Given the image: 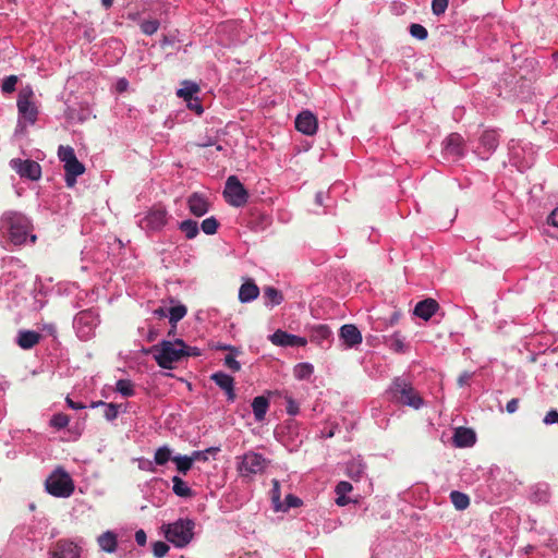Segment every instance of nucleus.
Returning <instances> with one entry per match:
<instances>
[{
  "mask_svg": "<svg viewBox=\"0 0 558 558\" xmlns=\"http://www.w3.org/2000/svg\"><path fill=\"white\" fill-rule=\"evenodd\" d=\"M32 229L29 219L22 213L8 210L0 218V233L14 245L23 244Z\"/></svg>",
  "mask_w": 558,
  "mask_h": 558,
  "instance_id": "1",
  "label": "nucleus"
},
{
  "mask_svg": "<svg viewBox=\"0 0 558 558\" xmlns=\"http://www.w3.org/2000/svg\"><path fill=\"white\" fill-rule=\"evenodd\" d=\"M195 523L191 519H179L173 523L163 525L165 536L175 547H185L194 536Z\"/></svg>",
  "mask_w": 558,
  "mask_h": 558,
  "instance_id": "2",
  "label": "nucleus"
},
{
  "mask_svg": "<svg viewBox=\"0 0 558 558\" xmlns=\"http://www.w3.org/2000/svg\"><path fill=\"white\" fill-rule=\"evenodd\" d=\"M154 357L157 364L165 369H172L173 364L183 359V348L174 341L163 340L153 347Z\"/></svg>",
  "mask_w": 558,
  "mask_h": 558,
  "instance_id": "3",
  "label": "nucleus"
},
{
  "mask_svg": "<svg viewBox=\"0 0 558 558\" xmlns=\"http://www.w3.org/2000/svg\"><path fill=\"white\" fill-rule=\"evenodd\" d=\"M45 486L46 490L54 497L66 498L74 492L72 478L69 473L61 468H58L48 476Z\"/></svg>",
  "mask_w": 558,
  "mask_h": 558,
  "instance_id": "4",
  "label": "nucleus"
},
{
  "mask_svg": "<svg viewBox=\"0 0 558 558\" xmlns=\"http://www.w3.org/2000/svg\"><path fill=\"white\" fill-rule=\"evenodd\" d=\"M391 392L393 398L403 405L418 409L423 404L421 396L405 379L396 378L391 386Z\"/></svg>",
  "mask_w": 558,
  "mask_h": 558,
  "instance_id": "5",
  "label": "nucleus"
},
{
  "mask_svg": "<svg viewBox=\"0 0 558 558\" xmlns=\"http://www.w3.org/2000/svg\"><path fill=\"white\" fill-rule=\"evenodd\" d=\"M223 196L227 203L234 207L244 206L248 199L247 191L235 175H230L227 179Z\"/></svg>",
  "mask_w": 558,
  "mask_h": 558,
  "instance_id": "6",
  "label": "nucleus"
},
{
  "mask_svg": "<svg viewBox=\"0 0 558 558\" xmlns=\"http://www.w3.org/2000/svg\"><path fill=\"white\" fill-rule=\"evenodd\" d=\"M33 98L34 92L32 87L26 86L20 90L16 101L19 113L29 123H35L38 114V109L35 106Z\"/></svg>",
  "mask_w": 558,
  "mask_h": 558,
  "instance_id": "7",
  "label": "nucleus"
},
{
  "mask_svg": "<svg viewBox=\"0 0 558 558\" xmlns=\"http://www.w3.org/2000/svg\"><path fill=\"white\" fill-rule=\"evenodd\" d=\"M268 464V461L259 453L248 451L242 457L239 464V471L242 476L262 473Z\"/></svg>",
  "mask_w": 558,
  "mask_h": 558,
  "instance_id": "8",
  "label": "nucleus"
},
{
  "mask_svg": "<svg viewBox=\"0 0 558 558\" xmlns=\"http://www.w3.org/2000/svg\"><path fill=\"white\" fill-rule=\"evenodd\" d=\"M10 166L21 178L37 181L41 177V167L35 160L14 158Z\"/></svg>",
  "mask_w": 558,
  "mask_h": 558,
  "instance_id": "9",
  "label": "nucleus"
},
{
  "mask_svg": "<svg viewBox=\"0 0 558 558\" xmlns=\"http://www.w3.org/2000/svg\"><path fill=\"white\" fill-rule=\"evenodd\" d=\"M168 221V213L162 207L151 208L141 220V227L145 230L159 231Z\"/></svg>",
  "mask_w": 558,
  "mask_h": 558,
  "instance_id": "10",
  "label": "nucleus"
},
{
  "mask_svg": "<svg viewBox=\"0 0 558 558\" xmlns=\"http://www.w3.org/2000/svg\"><path fill=\"white\" fill-rule=\"evenodd\" d=\"M465 144L459 133H451L444 142V154L458 160L464 156Z\"/></svg>",
  "mask_w": 558,
  "mask_h": 558,
  "instance_id": "11",
  "label": "nucleus"
},
{
  "mask_svg": "<svg viewBox=\"0 0 558 558\" xmlns=\"http://www.w3.org/2000/svg\"><path fill=\"white\" fill-rule=\"evenodd\" d=\"M269 340L272 344L278 347H304L307 343L305 338L288 333L280 329L270 335Z\"/></svg>",
  "mask_w": 558,
  "mask_h": 558,
  "instance_id": "12",
  "label": "nucleus"
},
{
  "mask_svg": "<svg viewBox=\"0 0 558 558\" xmlns=\"http://www.w3.org/2000/svg\"><path fill=\"white\" fill-rule=\"evenodd\" d=\"M51 558H80L78 547L70 541H58L50 551Z\"/></svg>",
  "mask_w": 558,
  "mask_h": 558,
  "instance_id": "13",
  "label": "nucleus"
},
{
  "mask_svg": "<svg viewBox=\"0 0 558 558\" xmlns=\"http://www.w3.org/2000/svg\"><path fill=\"white\" fill-rule=\"evenodd\" d=\"M317 119L311 111H302L295 119V129L305 134L314 135L317 131Z\"/></svg>",
  "mask_w": 558,
  "mask_h": 558,
  "instance_id": "14",
  "label": "nucleus"
},
{
  "mask_svg": "<svg viewBox=\"0 0 558 558\" xmlns=\"http://www.w3.org/2000/svg\"><path fill=\"white\" fill-rule=\"evenodd\" d=\"M339 337L349 348H353L362 342V333L353 324L343 325L340 328Z\"/></svg>",
  "mask_w": 558,
  "mask_h": 558,
  "instance_id": "15",
  "label": "nucleus"
},
{
  "mask_svg": "<svg viewBox=\"0 0 558 558\" xmlns=\"http://www.w3.org/2000/svg\"><path fill=\"white\" fill-rule=\"evenodd\" d=\"M187 207L192 215L202 217L209 210V203L205 196L199 193H193L187 198Z\"/></svg>",
  "mask_w": 558,
  "mask_h": 558,
  "instance_id": "16",
  "label": "nucleus"
},
{
  "mask_svg": "<svg viewBox=\"0 0 558 558\" xmlns=\"http://www.w3.org/2000/svg\"><path fill=\"white\" fill-rule=\"evenodd\" d=\"M211 380L215 381V384L220 387L222 390L226 391L228 400L233 401L235 399V392H234V379L232 376L223 373V372H217L214 373L210 376Z\"/></svg>",
  "mask_w": 558,
  "mask_h": 558,
  "instance_id": "17",
  "label": "nucleus"
},
{
  "mask_svg": "<svg viewBox=\"0 0 558 558\" xmlns=\"http://www.w3.org/2000/svg\"><path fill=\"white\" fill-rule=\"evenodd\" d=\"M438 308L439 304L434 299H426L415 305L414 314L424 320H428Z\"/></svg>",
  "mask_w": 558,
  "mask_h": 558,
  "instance_id": "18",
  "label": "nucleus"
},
{
  "mask_svg": "<svg viewBox=\"0 0 558 558\" xmlns=\"http://www.w3.org/2000/svg\"><path fill=\"white\" fill-rule=\"evenodd\" d=\"M65 183L68 187H73L76 183V178L85 172V166L78 159L64 165Z\"/></svg>",
  "mask_w": 558,
  "mask_h": 558,
  "instance_id": "19",
  "label": "nucleus"
},
{
  "mask_svg": "<svg viewBox=\"0 0 558 558\" xmlns=\"http://www.w3.org/2000/svg\"><path fill=\"white\" fill-rule=\"evenodd\" d=\"M476 441L475 433L466 427H459L453 435V442L459 448L470 447Z\"/></svg>",
  "mask_w": 558,
  "mask_h": 558,
  "instance_id": "20",
  "label": "nucleus"
},
{
  "mask_svg": "<svg viewBox=\"0 0 558 558\" xmlns=\"http://www.w3.org/2000/svg\"><path fill=\"white\" fill-rule=\"evenodd\" d=\"M41 335L34 330H21L16 343L23 350H29L39 343Z\"/></svg>",
  "mask_w": 558,
  "mask_h": 558,
  "instance_id": "21",
  "label": "nucleus"
},
{
  "mask_svg": "<svg viewBox=\"0 0 558 558\" xmlns=\"http://www.w3.org/2000/svg\"><path fill=\"white\" fill-rule=\"evenodd\" d=\"M269 408V400L265 396H258L253 399L252 409L256 422L265 420Z\"/></svg>",
  "mask_w": 558,
  "mask_h": 558,
  "instance_id": "22",
  "label": "nucleus"
},
{
  "mask_svg": "<svg viewBox=\"0 0 558 558\" xmlns=\"http://www.w3.org/2000/svg\"><path fill=\"white\" fill-rule=\"evenodd\" d=\"M259 294L258 287L253 281H246L240 287L239 300L242 303L255 300Z\"/></svg>",
  "mask_w": 558,
  "mask_h": 558,
  "instance_id": "23",
  "label": "nucleus"
},
{
  "mask_svg": "<svg viewBox=\"0 0 558 558\" xmlns=\"http://www.w3.org/2000/svg\"><path fill=\"white\" fill-rule=\"evenodd\" d=\"M480 142L486 153H492L499 144L498 134L494 130H487L482 134Z\"/></svg>",
  "mask_w": 558,
  "mask_h": 558,
  "instance_id": "24",
  "label": "nucleus"
},
{
  "mask_svg": "<svg viewBox=\"0 0 558 558\" xmlns=\"http://www.w3.org/2000/svg\"><path fill=\"white\" fill-rule=\"evenodd\" d=\"M98 545L107 553H113L117 548V536L114 533L108 531L98 537Z\"/></svg>",
  "mask_w": 558,
  "mask_h": 558,
  "instance_id": "25",
  "label": "nucleus"
},
{
  "mask_svg": "<svg viewBox=\"0 0 558 558\" xmlns=\"http://www.w3.org/2000/svg\"><path fill=\"white\" fill-rule=\"evenodd\" d=\"M331 330L326 325H317L311 329V341L320 344L324 340L329 339Z\"/></svg>",
  "mask_w": 558,
  "mask_h": 558,
  "instance_id": "26",
  "label": "nucleus"
},
{
  "mask_svg": "<svg viewBox=\"0 0 558 558\" xmlns=\"http://www.w3.org/2000/svg\"><path fill=\"white\" fill-rule=\"evenodd\" d=\"M365 472V464L361 460H352L348 463L347 474L353 481H360Z\"/></svg>",
  "mask_w": 558,
  "mask_h": 558,
  "instance_id": "27",
  "label": "nucleus"
},
{
  "mask_svg": "<svg viewBox=\"0 0 558 558\" xmlns=\"http://www.w3.org/2000/svg\"><path fill=\"white\" fill-rule=\"evenodd\" d=\"M172 490L179 497L190 498L193 496V490L186 485V483L179 476L172 477Z\"/></svg>",
  "mask_w": 558,
  "mask_h": 558,
  "instance_id": "28",
  "label": "nucleus"
},
{
  "mask_svg": "<svg viewBox=\"0 0 558 558\" xmlns=\"http://www.w3.org/2000/svg\"><path fill=\"white\" fill-rule=\"evenodd\" d=\"M92 408L104 407V416L107 421H114L118 417L119 407L116 403H106L104 401H94L90 404Z\"/></svg>",
  "mask_w": 558,
  "mask_h": 558,
  "instance_id": "29",
  "label": "nucleus"
},
{
  "mask_svg": "<svg viewBox=\"0 0 558 558\" xmlns=\"http://www.w3.org/2000/svg\"><path fill=\"white\" fill-rule=\"evenodd\" d=\"M183 87L178 89L177 95L180 98H183L185 101L194 98V95H196L199 92V86L196 83L192 82H184Z\"/></svg>",
  "mask_w": 558,
  "mask_h": 558,
  "instance_id": "30",
  "label": "nucleus"
},
{
  "mask_svg": "<svg viewBox=\"0 0 558 558\" xmlns=\"http://www.w3.org/2000/svg\"><path fill=\"white\" fill-rule=\"evenodd\" d=\"M352 490V485L349 482L341 481L336 486V494L337 497V505L339 506H345L349 500L345 498V494L350 493Z\"/></svg>",
  "mask_w": 558,
  "mask_h": 558,
  "instance_id": "31",
  "label": "nucleus"
},
{
  "mask_svg": "<svg viewBox=\"0 0 558 558\" xmlns=\"http://www.w3.org/2000/svg\"><path fill=\"white\" fill-rule=\"evenodd\" d=\"M179 229L185 234V236L191 240L194 239L198 232V223L195 220H184L179 225Z\"/></svg>",
  "mask_w": 558,
  "mask_h": 558,
  "instance_id": "32",
  "label": "nucleus"
},
{
  "mask_svg": "<svg viewBox=\"0 0 558 558\" xmlns=\"http://www.w3.org/2000/svg\"><path fill=\"white\" fill-rule=\"evenodd\" d=\"M172 461L175 463L178 472L182 475H186L193 466L190 456H175L172 458Z\"/></svg>",
  "mask_w": 558,
  "mask_h": 558,
  "instance_id": "33",
  "label": "nucleus"
},
{
  "mask_svg": "<svg viewBox=\"0 0 558 558\" xmlns=\"http://www.w3.org/2000/svg\"><path fill=\"white\" fill-rule=\"evenodd\" d=\"M450 499L458 510H464L470 505L469 496L458 490L451 492Z\"/></svg>",
  "mask_w": 558,
  "mask_h": 558,
  "instance_id": "34",
  "label": "nucleus"
},
{
  "mask_svg": "<svg viewBox=\"0 0 558 558\" xmlns=\"http://www.w3.org/2000/svg\"><path fill=\"white\" fill-rule=\"evenodd\" d=\"M172 451L169 447L163 446L156 450L154 461L157 465H165L170 460L172 461Z\"/></svg>",
  "mask_w": 558,
  "mask_h": 558,
  "instance_id": "35",
  "label": "nucleus"
},
{
  "mask_svg": "<svg viewBox=\"0 0 558 558\" xmlns=\"http://www.w3.org/2000/svg\"><path fill=\"white\" fill-rule=\"evenodd\" d=\"M187 313V310L184 305H177L169 308V322L177 328L178 322H180Z\"/></svg>",
  "mask_w": 558,
  "mask_h": 558,
  "instance_id": "36",
  "label": "nucleus"
},
{
  "mask_svg": "<svg viewBox=\"0 0 558 558\" xmlns=\"http://www.w3.org/2000/svg\"><path fill=\"white\" fill-rule=\"evenodd\" d=\"M116 390L123 397H132L135 393L134 384L130 379H119L116 384Z\"/></svg>",
  "mask_w": 558,
  "mask_h": 558,
  "instance_id": "37",
  "label": "nucleus"
},
{
  "mask_svg": "<svg viewBox=\"0 0 558 558\" xmlns=\"http://www.w3.org/2000/svg\"><path fill=\"white\" fill-rule=\"evenodd\" d=\"M264 298L272 305H279L283 300L282 293L274 287H266L264 289Z\"/></svg>",
  "mask_w": 558,
  "mask_h": 558,
  "instance_id": "38",
  "label": "nucleus"
},
{
  "mask_svg": "<svg viewBox=\"0 0 558 558\" xmlns=\"http://www.w3.org/2000/svg\"><path fill=\"white\" fill-rule=\"evenodd\" d=\"M313 372L314 367L310 363H300L294 367V376L300 380L310 378Z\"/></svg>",
  "mask_w": 558,
  "mask_h": 558,
  "instance_id": "39",
  "label": "nucleus"
},
{
  "mask_svg": "<svg viewBox=\"0 0 558 558\" xmlns=\"http://www.w3.org/2000/svg\"><path fill=\"white\" fill-rule=\"evenodd\" d=\"M58 157L64 165L76 160L75 151L71 146H60L58 149Z\"/></svg>",
  "mask_w": 558,
  "mask_h": 558,
  "instance_id": "40",
  "label": "nucleus"
},
{
  "mask_svg": "<svg viewBox=\"0 0 558 558\" xmlns=\"http://www.w3.org/2000/svg\"><path fill=\"white\" fill-rule=\"evenodd\" d=\"M271 501L274 504L275 510L279 511L282 509V505L280 501L281 493H280V484L278 480H272V488L270 490Z\"/></svg>",
  "mask_w": 558,
  "mask_h": 558,
  "instance_id": "41",
  "label": "nucleus"
},
{
  "mask_svg": "<svg viewBox=\"0 0 558 558\" xmlns=\"http://www.w3.org/2000/svg\"><path fill=\"white\" fill-rule=\"evenodd\" d=\"M219 222L215 217L206 218L202 221L201 228L204 233L211 235L218 230Z\"/></svg>",
  "mask_w": 558,
  "mask_h": 558,
  "instance_id": "42",
  "label": "nucleus"
},
{
  "mask_svg": "<svg viewBox=\"0 0 558 558\" xmlns=\"http://www.w3.org/2000/svg\"><path fill=\"white\" fill-rule=\"evenodd\" d=\"M19 82V77L16 75L7 76L1 85V92L3 94H12L15 90V86Z\"/></svg>",
  "mask_w": 558,
  "mask_h": 558,
  "instance_id": "43",
  "label": "nucleus"
},
{
  "mask_svg": "<svg viewBox=\"0 0 558 558\" xmlns=\"http://www.w3.org/2000/svg\"><path fill=\"white\" fill-rule=\"evenodd\" d=\"M217 451H219V448L210 447V448H207L206 450H203V451H193L190 457H191L193 463L195 461H207L208 460V454L209 453H216Z\"/></svg>",
  "mask_w": 558,
  "mask_h": 558,
  "instance_id": "44",
  "label": "nucleus"
},
{
  "mask_svg": "<svg viewBox=\"0 0 558 558\" xmlns=\"http://www.w3.org/2000/svg\"><path fill=\"white\" fill-rule=\"evenodd\" d=\"M169 549V545L162 541H157L153 544V554L155 558H163Z\"/></svg>",
  "mask_w": 558,
  "mask_h": 558,
  "instance_id": "45",
  "label": "nucleus"
},
{
  "mask_svg": "<svg viewBox=\"0 0 558 558\" xmlns=\"http://www.w3.org/2000/svg\"><path fill=\"white\" fill-rule=\"evenodd\" d=\"M159 28V22L157 20H147L141 23V31L145 35H153Z\"/></svg>",
  "mask_w": 558,
  "mask_h": 558,
  "instance_id": "46",
  "label": "nucleus"
},
{
  "mask_svg": "<svg viewBox=\"0 0 558 558\" xmlns=\"http://www.w3.org/2000/svg\"><path fill=\"white\" fill-rule=\"evenodd\" d=\"M410 34L420 40H424L428 36L427 29L423 25L416 23L410 25Z\"/></svg>",
  "mask_w": 558,
  "mask_h": 558,
  "instance_id": "47",
  "label": "nucleus"
},
{
  "mask_svg": "<svg viewBox=\"0 0 558 558\" xmlns=\"http://www.w3.org/2000/svg\"><path fill=\"white\" fill-rule=\"evenodd\" d=\"M175 343L183 348V357L186 356H199L202 354L197 347H189L182 339H175Z\"/></svg>",
  "mask_w": 558,
  "mask_h": 558,
  "instance_id": "48",
  "label": "nucleus"
},
{
  "mask_svg": "<svg viewBox=\"0 0 558 558\" xmlns=\"http://www.w3.org/2000/svg\"><path fill=\"white\" fill-rule=\"evenodd\" d=\"M70 422V418L66 414L64 413H58V414H54L50 421V424L60 429V428H64L68 426Z\"/></svg>",
  "mask_w": 558,
  "mask_h": 558,
  "instance_id": "49",
  "label": "nucleus"
},
{
  "mask_svg": "<svg viewBox=\"0 0 558 558\" xmlns=\"http://www.w3.org/2000/svg\"><path fill=\"white\" fill-rule=\"evenodd\" d=\"M387 343H388L389 348L395 352L399 353V352L403 351L404 343L398 332H396L393 336H391Z\"/></svg>",
  "mask_w": 558,
  "mask_h": 558,
  "instance_id": "50",
  "label": "nucleus"
},
{
  "mask_svg": "<svg viewBox=\"0 0 558 558\" xmlns=\"http://www.w3.org/2000/svg\"><path fill=\"white\" fill-rule=\"evenodd\" d=\"M286 399V411L289 415H296L300 412L299 403L289 395L284 396Z\"/></svg>",
  "mask_w": 558,
  "mask_h": 558,
  "instance_id": "51",
  "label": "nucleus"
},
{
  "mask_svg": "<svg viewBox=\"0 0 558 558\" xmlns=\"http://www.w3.org/2000/svg\"><path fill=\"white\" fill-rule=\"evenodd\" d=\"M449 4V0H433L432 12L435 15H441L446 12Z\"/></svg>",
  "mask_w": 558,
  "mask_h": 558,
  "instance_id": "52",
  "label": "nucleus"
},
{
  "mask_svg": "<svg viewBox=\"0 0 558 558\" xmlns=\"http://www.w3.org/2000/svg\"><path fill=\"white\" fill-rule=\"evenodd\" d=\"M235 355L236 354L231 353L225 357V365L234 373L241 369V364L235 360Z\"/></svg>",
  "mask_w": 558,
  "mask_h": 558,
  "instance_id": "53",
  "label": "nucleus"
},
{
  "mask_svg": "<svg viewBox=\"0 0 558 558\" xmlns=\"http://www.w3.org/2000/svg\"><path fill=\"white\" fill-rule=\"evenodd\" d=\"M301 504H302V501L299 497L289 494L286 497V507H282L281 510H288L290 508L299 507Z\"/></svg>",
  "mask_w": 558,
  "mask_h": 558,
  "instance_id": "54",
  "label": "nucleus"
},
{
  "mask_svg": "<svg viewBox=\"0 0 558 558\" xmlns=\"http://www.w3.org/2000/svg\"><path fill=\"white\" fill-rule=\"evenodd\" d=\"M186 102H187V107L191 110L195 111L197 114L203 113L204 109H203V106L197 97H194V98L187 100Z\"/></svg>",
  "mask_w": 558,
  "mask_h": 558,
  "instance_id": "55",
  "label": "nucleus"
},
{
  "mask_svg": "<svg viewBox=\"0 0 558 558\" xmlns=\"http://www.w3.org/2000/svg\"><path fill=\"white\" fill-rule=\"evenodd\" d=\"M216 145V141L211 137H207L205 141L202 142H190L187 146L192 149L194 147H209Z\"/></svg>",
  "mask_w": 558,
  "mask_h": 558,
  "instance_id": "56",
  "label": "nucleus"
},
{
  "mask_svg": "<svg viewBox=\"0 0 558 558\" xmlns=\"http://www.w3.org/2000/svg\"><path fill=\"white\" fill-rule=\"evenodd\" d=\"M473 377V373H470L468 371L461 373L458 377V386L459 387H463V386H466L469 385V381L471 380V378Z\"/></svg>",
  "mask_w": 558,
  "mask_h": 558,
  "instance_id": "57",
  "label": "nucleus"
},
{
  "mask_svg": "<svg viewBox=\"0 0 558 558\" xmlns=\"http://www.w3.org/2000/svg\"><path fill=\"white\" fill-rule=\"evenodd\" d=\"M543 422L547 425L558 423V411L550 410L549 412H547Z\"/></svg>",
  "mask_w": 558,
  "mask_h": 558,
  "instance_id": "58",
  "label": "nucleus"
},
{
  "mask_svg": "<svg viewBox=\"0 0 558 558\" xmlns=\"http://www.w3.org/2000/svg\"><path fill=\"white\" fill-rule=\"evenodd\" d=\"M217 350H221V351H230L231 353L233 354H240L241 353V350L236 347H233V345H230V344H222V343H219L217 347H216Z\"/></svg>",
  "mask_w": 558,
  "mask_h": 558,
  "instance_id": "59",
  "label": "nucleus"
},
{
  "mask_svg": "<svg viewBox=\"0 0 558 558\" xmlns=\"http://www.w3.org/2000/svg\"><path fill=\"white\" fill-rule=\"evenodd\" d=\"M135 541L140 546H144L147 541V536L144 530H138L135 532Z\"/></svg>",
  "mask_w": 558,
  "mask_h": 558,
  "instance_id": "60",
  "label": "nucleus"
},
{
  "mask_svg": "<svg viewBox=\"0 0 558 558\" xmlns=\"http://www.w3.org/2000/svg\"><path fill=\"white\" fill-rule=\"evenodd\" d=\"M519 408V399H511L510 401H508L507 405H506V410L508 413H514Z\"/></svg>",
  "mask_w": 558,
  "mask_h": 558,
  "instance_id": "61",
  "label": "nucleus"
},
{
  "mask_svg": "<svg viewBox=\"0 0 558 558\" xmlns=\"http://www.w3.org/2000/svg\"><path fill=\"white\" fill-rule=\"evenodd\" d=\"M68 405L73 409V410H81V409H85V404H83L82 402H75L73 401L71 398H66L65 399Z\"/></svg>",
  "mask_w": 558,
  "mask_h": 558,
  "instance_id": "62",
  "label": "nucleus"
},
{
  "mask_svg": "<svg viewBox=\"0 0 558 558\" xmlns=\"http://www.w3.org/2000/svg\"><path fill=\"white\" fill-rule=\"evenodd\" d=\"M548 223L558 228V207L551 211L548 217Z\"/></svg>",
  "mask_w": 558,
  "mask_h": 558,
  "instance_id": "63",
  "label": "nucleus"
},
{
  "mask_svg": "<svg viewBox=\"0 0 558 558\" xmlns=\"http://www.w3.org/2000/svg\"><path fill=\"white\" fill-rule=\"evenodd\" d=\"M167 310L165 307H158L154 311V315L159 317V318H162V317H166L167 316Z\"/></svg>",
  "mask_w": 558,
  "mask_h": 558,
  "instance_id": "64",
  "label": "nucleus"
}]
</instances>
